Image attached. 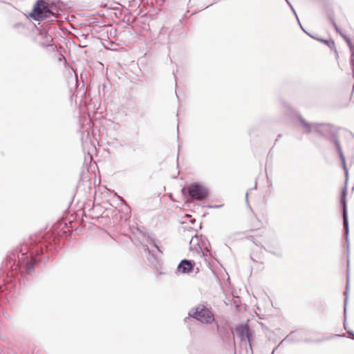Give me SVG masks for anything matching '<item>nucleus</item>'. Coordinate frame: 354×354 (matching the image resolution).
<instances>
[{
	"mask_svg": "<svg viewBox=\"0 0 354 354\" xmlns=\"http://www.w3.org/2000/svg\"><path fill=\"white\" fill-rule=\"evenodd\" d=\"M28 252V246L24 245V248L21 250V254L18 256V263L21 272L31 274L35 271V265L39 261L34 257L35 253L39 254V248L36 247L32 249L30 254Z\"/></svg>",
	"mask_w": 354,
	"mask_h": 354,
	"instance_id": "1",
	"label": "nucleus"
},
{
	"mask_svg": "<svg viewBox=\"0 0 354 354\" xmlns=\"http://www.w3.org/2000/svg\"><path fill=\"white\" fill-rule=\"evenodd\" d=\"M298 119L306 133L316 132L322 136H327L328 133H331V127L328 124L310 123L301 115L298 116Z\"/></svg>",
	"mask_w": 354,
	"mask_h": 354,
	"instance_id": "2",
	"label": "nucleus"
},
{
	"mask_svg": "<svg viewBox=\"0 0 354 354\" xmlns=\"http://www.w3.org/2000/svg\"><path fill=\"white\" fill-rule=\"evenodd\" d=\"M189 315L205 324H210L214 322V316L210 308L204 304H199Z\"/></svg>",
	"mask_w": 354,
	"mask_h": 354,
	"instance_id": "3",
	"label": "nucleus"
},
{
	"mask_svg": "<svg viewBox=\"0 0 354 354\" xmlns=\"http://www.w3.org/2000/svg\"><path fill=\"white\" fill-rule=\"evenodd\" d=\"M188 196L197 201H203L205 200L209 196L208 189L198 183H193L187 186Z\"/></svg>",
	"mask_w": 354,
	"mask_h": 354,
	"instance_id": "4",
	"label": "nucleus"
},
{
	"mask_svg": "<svg viewBox=\"0 0 354 354\" xmlns=\"http://www.w3.org/2000/svg\"><path fill=\"white\" fill-rule=\"evenodd\" d=\"M49 4L44 0H39L35 5L29 16L35 21H41L49 18Z\"/></svg>",
	"mask_w": 354,
	"mask_h": 354,
	"instance_id": "5",
	"label": "nucleus"
},
{
	"mask_svg": "<svg viewBox=\"0 0 354 354\" xmlns=\"http://www.w3.org/2000/svg\"><path fill=\"white\" fill-rule=\"evenodd\" d=\"M189 252L191 256H197L200 258H203L205 262L207 261V257L209 254V250L207 249L203 250L200 244V237L196 234L192 236L189 241Z\"/></svg>",
	"mask_w": 354,
	"mask_h": 354,
	"instance_id": "6",
	"label": "nucleus"
},
{
	"mask_svg": "<svg viewBox=\"0 0 354 354\" xmlns=\"http://www.w3.org/2000/svg\"><path fill=\"white\" fill-rule=\"evenodd\" d=\"M346 188L345 187L342 192L340 203L342 206L343 226H344V230L345 241H346V248H347V253L348 255L349 254V239H348L349 227H348V219L347 206H346Z\"/></svg>",
	"mask_w": 354,
	"mask_h": 354,
	"instance_id": "7",
	"label": "nucleus"
},
{
	"mask_svg": "<svg viewBox=\"0 0 354 354\" xmlns=\"http://www.w3.org/2000/svg\"><path fill=\"white\" fill-rule=\"evenodd\" d=\"M236 332L241 341L247 340L251 346V333L248 326L239 325L236 327Z\"/></svg>",
	"mask_w": 354,
	"mask_h": 354,
	"instance_id": "8",
	"label": "nucleus"
},
{
	"mask_svg": "<svg viewBox=\"0 0 354 354\" xmlns=\"http://www.w3.org/2000/svg\"><path fill=\"white\" fill-rule=\"evenodd\" d=\"M332 141L333 142V143L335 144V145L336 147L337 151V152L339 153V158H340L341 161H342V166H343L344 171L345 172L346 178L347 179L348 178V169H347L346 164L345 157L344 156V153H343V151H342V149L339 141L338 140V139H337V138L336 137L335 135L333 136Z\"/></svg>",
	"mask_w": 354,
	"mask_h": 354,
	"instance_id": "9",
	"label": "nucleus"
},
{
	"mask_svg": "<svg viewBox=\"0 0 354 354\" xmlns=\"http://www.w3.org/2000/svg\"><path fill=\"white\" fill-rule=\"evenodd\" d=\"M194 264L192 260L183 259L178 266V271L182 274H188L193 270Z\"/></svg>",
	"mask_w": 354,
	"mask_h": 354,
	"instance_id": "10",
	"label": "nucleus"
},
{
	"mask_svg": "<svg viewBox=\"0 0 354 354\" xmlns=\"http://www.w3.org/2000/svg\"><path fill=\"white\" fill-rule=\"evenodd\" d=\"M145 251L148 253L147 261L149 265L155 269H158L160 266L159 261L154 254H153L149 249L148 246H145Z\"/></svg>",
	"mask_w": 354,
	"mask_h": 354,
	"instance_id": "11",
	"label": "nucleus"
},
{
	"mask_svg": "<svg viewBox=\"0 0 354 354\" xmlns=\"http://www.w3.org/2000/svg\"><path fill=\"white\" fill-rule=\"evenodd\" d=\"M39 39H42V41H40V44L43 46H50L52 44L53 42V38L52 37L48 34L46 32H40L39 35Z\"/></svg>",
	"mask_w": 354,
	"mask_h": 354,
	"instance_id": "12",
	"label": "nucleus"
},
{
	"mask_svg": "<svg viewBox=\"0 0 354 354\" xmlns=\"http://www.w3.org/2000/svg\"><path fill=\"white\" fill-rule=\"evenodd\" d=\"M348 270H349V259H347V280H346V290L344 292V317L346 318V305L348 303V286H349V274H348Z\"/></svg>",
	"mask_w": 354,
	"mask_h": 354,
	"instance_id": "13",
	"label": "nucleus"
},
{
	"mask_svg": "<svg viewBox=\"0 0 354 354\" xmlns=\"http://www.w3.org/2000/svg\"><path fill=\"white\" fill-rule=\"evenodd\" d=\"M268 252L274 254L277 256L281 255V250L279 244H276L274 247L268 246L266 248H265Z\"/></svg>",
	"mask_w": 354,
	"mask_h": 354,
	"instance_id": "14",
	"label": "nucleus"
},
{
	"mask_svg": "<svg viewBox=\"0 0 354 354\" xmlns=\"http://www.w3.org/2000/svg\"><path fill=\"white\" fill-rule=\"evenodd\" d=\"M58 8L53 3L49 4V18L55 17L57 18L58 16Z\"/></svg>",
	"mask_w": 354,
	"mask_h": 354,
	"instance_id": "15",
	"label": "nucleus"
},
{
	"mask_svg": "<svg viewBox=\"0 0 354 354\" xmlns=\"http://www.w3.org/2000/svg\"><path fill=\"white\" fill-rule=\"evenodd\" d=\"M321 41L326 44L330 49H335V44L334 41L333 40H325V39H320Z\"/></svg>",
	"mask_w": 354,
	"mask_h": 354,
	"instance_id": "16",
	"label": "nucleus"
},
{
	"mask_svg": "<svg viewBox=\"0 0 354 354\" xmlns=\"http://www.w3.org/2000/svg\"><path fill=\"white\" fill-rule=\"evenodd\" d=\"M351 50V65L352 67V73H353V77L354 78V48Z\"/></svg>",
	"mask_w": 354,
	"mask_h": 354,
	"instance_id": "17",
	"label": "nucleus"
},
{
	"mask_svg": "<svg viewBox=\"0 0 354 354\" xmlns=\"http://www.w3.org/2000/svg\"><path fill=\"white\" fill-rule=\"evenodd\" d=\"M150 243H151L156 248H157L158 251L160 254L162 253V249L156 244V243L155 242V241L153 239H150Z\"/></svg>",
	"mask_w": 354,
	"mask_h": 354,
	"instance_id": "18",
	"label": "nucleus"
},
{
	"mask_svg": "<svg viewBox=\"0 0 354 354\" xmlns=\"http://www.w3.org/2000/svg\"><path fill=\"white\" fill-rule=\"evenodd\" d=\"M346 41V42L347 43L350 50L354 48V46L353 45V44L351 43V41L350 39V38L348 37L347 38H346V39H344Z\"/></svg>",
	"mask_w": 354,
	"mask_h": 354,
	"instance_id": "19",
	"label": "nucleus"
},
{
	"mask_svg": "<svg viewBox=\"0 0 354 354\" xmlns=\"http://www.w3.org/2000/svg\"><path fill=\"white\" fill-rule=\"evenodd\" d=\"M329 19L333 25V26H335V24H337L335 21V19H334V15H329Z\"/></svg>",
	"mask_w": 354,
	"mask_h": 354,
	"instance_id": "20",
	"label": "nucleus"
},
{
	"mask_svg": "<svg viewBox=\"0 0 354 354\" xmlns=\"http://www.w3.org/2000/svg\"><path fill=\"white\" fill-rule=\"evenodd\" d=\"M283 106L284 109L287 110L288 112L290 113L292 111V108L289 105L284 104Z\"/></svg>",
	"mask_w": 354,
	"mask_h": 354,
	"instance_id": "21",
	"label": "nucleus"
},
{
	"mask_svg": "<svg viewBox=\"0 0 354 354\" xmlns=\"http://www.w3.org/2000/svg\"><path fill=\"white\" fill-rule=\"evenodd\" d=\"M333 27L338 33L340 34V32H342L337 24H335V26H333Z\"/></svg>",
	"mask_w": 354,
	"mask_h": 354,
	"instance_id": "22",
	"label": "nucleus"
},
{
	"mask_svg": "<svg viewBox=\"0 0 354 354\" xmlns=\"http://www.w3.org/2000/svg\"><path fill=\"white\" fill-rule=\"evenodd\" d=\"M290 9H291V10L292 11V12L294 13V15L296 16V17H297V20L299 21V19H298V17H297V14H296V12H295V9L293 8V7L292 6V8H290Z\"/></svg>",
	"mask_w": 354,
	"mask_h": 354,
	"instance_id": "23",
	"label": "nucleus"
},
{
	"mask_svg": "<svg viewBox=\"0 0 354 354\" xmlns=\"http://www.w3.org/2000/svg\"><path fill=\"white\" fill-rule=\"evenodd\" d=\"M340 35L344 39H346V38L348 37V36H346V35L343 34L342 32H340Z\"/></svg>",
	"mask_w": 354,
	"mask_h": 354,
	"instance_id": "24",
	"label": "nucleus"
},
{
	"mask_svg": "<svg viewBox=\"0 0 354 354\" xmlns=\"http://www.w3.org/2000/svg\"><path fill=\"white\" fill-rule=\"evenodd\" d=\"M347 333L351 335H354L353 332L352 330H347Z\"/></svg>",
	"mask_w": 354,
	"mask_h": 354,
	"instance_id": "25",
	"label": "nucleus"
},
{
	"mask_svg": "<svg viewBox=\"0 0 354 354\" xmlns=\"http://www.w3.org/2000/svg\"><path fill=\"white\" fill-rule=\"evenodd\" d=\"M286 3H288V5L290 6V8H292V5H291V3L289 2V1H288V0H286Z\"/></svg>",
	"mask_w": 354,
	"mask_h": 354,
	"instance_id": "26",
	"label": "nucleus"
},
{
	"mask_svg": "<svg viewBox=\"0 0 354 354\" xmlns=\"http://www.w3.org/2000/svg\"><path fill=\"white\" fill-rule=\"evenodd\" d=\"M344 328L346 330L347 325H346V322H344Z\"/></svg>",
	"mask_w": 354,
	"mask_h": 354,
	"instance_id": "27",
	"label": "nucleus"
},
{
	"mask_svg": "<svg viewBox=\"0 0 354 354\" xmlns=\"http://www.w3.org/2000/svg\"><path fill=\"white\" fill-rule=\"evenodd\" d=\"M277 348V347H275V348H274V350H273V351H272V354H274V351H275V350H276Z\"/></svg>",
	"mask_w": 354,
	"mask_h": 354,
	"instance_id": "28",
	"label": "nucleus"
},
{
	"mask_svg": "<svg viewBox=\"0 0 354 354\" xmlns=\"http://www.w3.org/2000/svg\"><path fill=\"white\" fill-rule=\"evenodd\" d=\"M220 329H221V328H220L219 326L217 324V330H218V331H219V330H220Z\"/></svg>",
	"mask_w": 354,
	"mask_h": 354,
	"instance_id": "29",
	"label": "nucleus"
},
{
	"mask_svg": "<svg viewBox=\"0 0 354 354\" xmlns=\"http://www.w3.org/2000/svg\"><path fill=\"white\" fill-rule=\"evenodd\" d=\"M336 336H337V337H341L342 335H336Z\"/></svg>",
	"mask_w": 354,
	"mask_h": 354,
	"instance_id": "30",
	"label": "nucleus"
},
{
	"mask_svg": "<svg viewBox=\"0 0 354 354\" xmlns=\"http://www.w3.org/2000/svg\"><path fill=\"white\" fill-rule=\"evenodd\" d=\"M353 339H354V335H353Z\"/></svg>",
	"mask_w": 354,
	"mask_h": 354,
	"instance_id": "31",
	"label": "nucleus"
}]
</instances>
